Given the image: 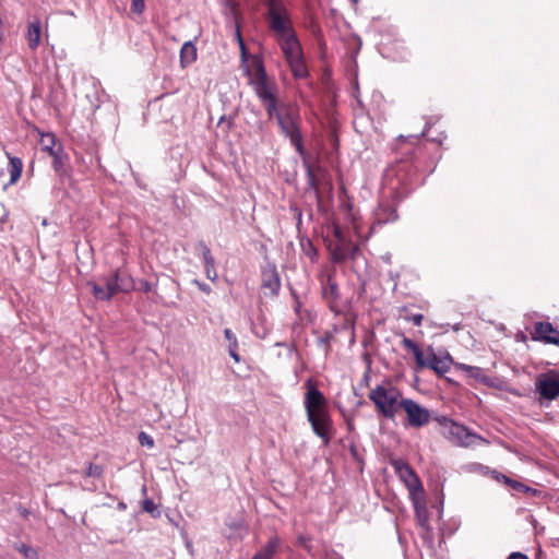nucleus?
<instances>
[{
	"label": "nucleus",
	"instance_id": "nucleus-30",
	"mask_svg": "<svg viewBox=\"0 0 559 559\" xmlns=\"http://www.w3.org/2000/svg\"><path fill=\"white\" fill-rule=\"evenodd\" d=\"M15 549L26 559H39L38 551L24 543L16 544Z\"/></svg>",
	"mask_w": 559,
	"mask_h": 559
},
{
	"label": "nucleus",
	"instance_id": "nucleus-32",
	"mask_svg": "<svg viewBox=\"0 0 559 559\" xmlns=\"http://www.w3.org/2000/svg\"><path fill=\"white\" fill-rule=\"evenodd\" d=\"M304 165L306 167V174H307V179H308V183L311 188H314L317 189L318 188V179L314 175V170H313V167L311 164H309L308 162H304Z\"/></svg>",
	"mask_w": 559,
	"mask_h": 559
},
{
	"label": "nucleus",
	"instance_id": "nucleus-45",
	"mask_svg": "<svg viewBox=\"0 0 559 559\" xmlns=\"http://www.w3.org/2000/svg\"><path fill=\"white\" fill-rule=\"evenodd\" d=\"M334 235H335L337 241H341V239H345L340 227H335Z\"/></svg>",
	"mask_w": 559,
	"mask_h": 559
},
{
	"label": "nucleus",
	"instance_id": "nucleus-18",
	"mask_svg": "<svg viewBox=\"0 0 559 559\" xmlns=\"http://www.w3.org/2000/svg\"><path fill=\"white\" fill-rule=\"evenodd\" d=\"M397 219V213L390 206L379 207L376 212L374 223L371 225V231H374L376 227L382 226L390 222Z\"/></svg>",
	"mask_w": 559,
	"mask_h": 559
},
{
	"label": "nucleus",
	"instance_id": "nucleus-31",
	"mask_svg": "<svg viewBox=\"0 0 559 559\" xmlns=\"http://www.w3.org/2000/svg\"><path fill=\"white\" fill-rule=\"evenodd\" d=\"M304 253L312 261L316 262L318 259V250L310 240L301 242Z\"/></svg>",
	"mask_w": 559,
	"mask_h": 559
},
{
	"label": "nucleus",
	"instance_id": "nucleus-13",
	"mask_svg": "<svg viewBox=\"0 0 559 559\" xmlns=\"http://www.w3.org/2000/svg\"><path fill=\"white\" fill-rule=\"evenodd\" d=\"M105 287L108 294H110V298L117 293H127L133 288L132 278L122 274L119 271L112 273L109 277L105 280Z\"/></svg>",
	"mask_w": 559,
	"mask_h": 559
},
{
	"label": "nucleus",
	"instance_id": "nucleus-48",
	"mask_svg": "<svg viewBox=\"0 0 559 559\" xmlns=\"http://www.w3.org/2000/svg\"><path fill=\"white\" fill-rule=\"evenodd\" d=\"M119 508H120V509H126V504H124L123 502H120V503H119Z\"/></svg>",
	"mask_w": 559,
	"mask_h": 559
},
{
	"label": "nucleus",
	"instance_id": "nucleus-9",
	"mask_svg": "<svg viewBox=\"0 0 559 559\" xmlns=\"http://www.w3.org/2000/svg\"><path fill=\"white\" fill-rule=\"evenodd\" d=\"M236 37L240 49V66L245 75L248 76V84L253 88V81L259 73V66L265 70L263 60L261 57L257 55H252L249 57L245 41L242 39L241 33L239 28L236 29Z\"/></svg>",
	"mask_w": 559,
	"mask_h": 559
},
{
	"label": "nucleus",
	"instance_id": "nucleus-33",
	"mask_svg": "<svg viewBox=\"0 0 559 559\" xmlns=\"http://www.w3.org/2000/svg\"><path fill=\"white\" fill-rule=\"evenodd\" d=\"M204 271H205L206 277L210 281L215 282L217 280V272L215 269V260L214 259L204 262Z\"/></svg>",
	"mask_w": 559,
	"mask_h": 559
},
{
	"label": "nucleus",
	"instance_id": "nucleus-50",
	"mask_svg": "<svg viewBox=\"0 0 559 559\" xmlns=\"http://www.w3.org/2000/svg\"><path fill=\"white\" fill-rule=\"evenodd\" d=\"M251 559H258L255 556H253Z\"/></svg>",
	"mask_w": 559,
	"mask_h": 559
},
{
	"label": "nucleus",
	"instance_id": "nucleus-8",
	"mask_svg": "<svg viewBox=\"0 0 559 559\" xmlns=\"http://www.w3.org/2000/svg\"><path fill=\"white\" fill-rule=\"evenodd\" d=\"M335 267L322 269L318 274V280L321 286L322 298L328 304L330 310L338 314L341 313L338 307L341 294L335 281Z\"/></svg>",
	"mask_w": 559,
	"mask_h": 559
},
{
	"label": "nucleus",
	"instance_id": "nucleus-7",
	"mask_svg": "<svg viewBox=\"0 0 559 559\" xmlns=\"http://www.w3.org/2000/svg\"><path fill=\"white\" fill-rule=\"evenodd\" d=\"M269 26L276 39L294 33L288 11L280 0H267Z\"/></svg>",
	"mask_w": 559,
	"mask_h": 559
},
{
	"label": "nucleus",
	"instance_id": "nucleus-39",
	"mask_svg": "<svg viewBox=\"0 0 559 559\" xmlns=\"http://www.w3.org/2000/svg\"><path fill=\"white\" fill-rule=\"evenodd\" d=\"M131 8H132V11L138 14L143 13V11L145 9L144 0H132Z\"/></svg>",
	"mask_w": 559,
	"mask_h": 559
},
{
	"label": "nucleus",
	"instance_id": "nucleus-19",
	"mask_svg": "<svg viewBox=\"0 0 559 559\" xmlns=\"http://www.w3.org/2000/svg\"><path fill=\"white\" fill-rule=\"evenodd\" d=\"M457 368L460 370L466 372V374L468 377L479 381L480 383H484V384L490 383V378L485 373L484 369L480 367L469 366L466 364H459Z\"/></svg>",
	"mask_w": 559,
	"mask_h": 559
},
{
	"label": "nucleus",
	"instance_id": "nucleus-47",
	"mask_svg": "<svg viewBox=\"0 0 559 559\" xmlns=\"http://www.w3.org/2000/svg\"><path fill=\"white\" fill-rule=\"evenodd\" d=\"M405 167H406V165H405L404 163H403V164H401V165H399V166H397V174H400V173L404 171V170H405Z\"/></svg>",
	"mask_w": 559,
	"mask_h": 559
},
{
	"label": "nucleus",
	"instance_id": "nucleus-16",
	"mask_svg": "<svg viewBox=\"0 0 559 559\" xmlns=\"http://www.w3.org/2000/svg\"><path fill=\"white\" fill-rule=\"evenodd\" d=\"M283 545L278 535H272L267 543L254 555L258 559H273Z\"/></svg>",
	"mask_w": 559,
	"mask_h": 559
},
{
	"label": "nucleus",
	"instance_id": "nucleus-27",
	"mask_svg": "<svg viewBox=\"0 0 559 559\" xmlns=\"http://www.w3.org/2000/svg\"><path fill=\"white\" fill-rule=\"evenodd\" d=\"M415 514L418 520V523L425 527L428 524L427 509L425 506V499H416L413 501Z\"/></svg>",
	"mask_w": 559,
	"mask_h": 559
},
{
	"label": "nucleus",
	"instance_id": "nucleus-42",
	"mask_svg": "<svg viewBox=\"0 0 559 559\" xmlns=\"http://www.w3.org/2000/svg\"><path fill=\"white\" fill-rule=\"evenodd\" d=\"M139 289L144 292V293H148V292L152 290V284L148 281L143 280V281L140 282Z\"/></svg>",
	"mask_w": 559,
	"mask_h": 559
},
{
	"label": "nucleus",
	"instance_id": "nucleus-29",
	"mask_svg": "<svg viewBox=\"0 0 559 559\" xmlns=\"http://www.w3.org/2000/svg\"><path fill=\"white\" fill-rule=\"evenodd\" d=\"M395 467H396V471L401 477V479L405 483L411 477H414L416 476V473L413 471V468L406 464V463H403V462H397L395 464Z\"/></svg>",
	"mask_w": 559,
	"mask_h": 559
},
{
	"label": "nucleus",
	"instance_id": "nucleus-25",
	"mask_svg": "<svg viewBox=\"0 0 559 559\" xmlns=\"http://www.w3.org/2000/svg\"><path fill=\"white\" fill-rule=\"evenodd\" d=\"M491 476L493 479H496L497 481L499 483H503L508 486H510L511 488L518 490V491H526L528 490V487L523 485L522 483L518 481V480H514V479H511L510 477L497 472V471H492L491 472Z\"/></svg>",
	"mask_w": 559,
	"mask_h": 559
},
{
	"label": "nucleus",
	"instance_id": "nucleus-17",
	"mask_svg": "<svg viewBox=\"0 0 559 559\" xmlns=\"http://www.w3.org/2000/svg\"><path fill=\"white\" fill-rule=\"evenodd\" d=\"M41 23L38 19L31 21L27 25L25 37L31 50L35 51L40 43Z\"/></svg>",
	"mask_w": 559,
	"mask_h": 559
},
{
	"label": "nucleus",
	"instance_id": "nucleus-5",
	"mask_svg": "<svg viewBox=\"0 0 559 559\" xmlns=\"http://www.w3.org/2000/svg\"><path fill=\"white\" fill-rule=\"evenodd\" d=\"M277 43L283 51V55L290 68L293 75L296 79H304L308 75L301 45L297 38L296 32L277 38Z\"/></svg>",
	"mask_w": 559,
	"mask_h": 559
},
{
	"label": "nucleus",
	"instance_id": "nucleus-11",
	"mask_svg": "<svg viewBox=\"0 0 559 559\" xmlns=\"http://www.w3.org/2000/svg\"><path fill=\"white\" fill-rule=\"evenodd\" d=\"M536 390L543 399L552 401L559 396V371L549 370L536 380Z\"/></svg>",
	"mask_w": 559,
	"mask_h": 559
},
{
	"label": "nucleus",
	"instance_id": "nucleus-23",
	"mask_svg": "<svg viewBox=\"0 0 559 559\" xmlns=\"http://www.w3.org/2000/svg\"><path fill=\"white\" fill-rule=\"evenodd\" d=\"M8 170L10 174V185H13L20 179V177L22 175L23 163H22L21 158L14 157V156H9Z\"/></svg>",
	"mask_w": 559,
	"mask_h": 559
},
{
	"label": "nucleus",
	"instance_id": "nucleus-1",
	"mask_svg": "<svg viewBox=\"0 0 559 559\" xmlns=\"http://www.w3.org/2000/svg\"><path fill=\"white\" fill-rule=\"evenodd\" d=\"M252 83L253 92L264 106L269 119H276L283 134L290 140L296 151L302 156L305 147L299 129L298 110L290 104H278L277 85L261 66H259V73Z\"/></svg>",
	"mask_w": 559,
	"mask_h": 559
},
{
	"label": "nucleus",
	"instance_id": "nucleus-38",
	"mask_svg": "<svg viewBox=\"0 0 559 559\" xmlns=\"http://www.w3.org/2000/svg\"><path fill=\"white\" fill-rule=\"evenodd\" d=\"M139 442L141 443V445H146L148 448H153L154 445L153 438L143 431L140 432L139 435Z\"/></svg>",
	"mask_w": 559,
	"mask_h": 559
},
{
	"label": "nucleus",
	"instance_id": "nucleus-3",
	"mask_svg": "<svg viewBox=\"0 0 559 559\" xmlns=\"http://www.w3.org/2000/svg\"><path fill=\"white\" fill-rule=\"evenodd\" d=\"M369 400L373 403L377 413L389 420H395L404 402L401 390L390 382L379 384L370 390Z\"/></svg>",
	"mask_w": 559,
	"mask_h": 559
},
{
	"label": "nucleus",
	"instance_id": "nucleus-35",
	"mask_svg": "<svg viewBox=\"0 0 559 559\" xmlns=\"http://www.w3.org/2000/svg\"><path fill=\"white\" fill-rule=\"evenodd\" d=\"M142 510L147 512V513H150L152 516L159 515V512L157 511V506L150 498H146V499L143 500V502H142Z\"/></svg>",
	"mask_w": 559,
	"mask_h": 559
},
{
	"label": "nucleus",
	"instance_id": "nucleus-49",
	"mask_svg": "<svg viewBox=\"0 0 559 559\" xmlns=\"http://www.w3.org/2000/svg\"><path fill=\"white\" fill-rule=\"evenodd\" d=\"M298 219L299 221L301 219V213L300 212L298 213Z\"/></svg>",
	"mask_w": 559,
	"mask_h": 559
},
{
	"label": "nucleus",
	"instance_id": "nucleus-12",
	"mask_svg": "<svg viewBox=\"0 0 559 559\" xmlns=\"http://www.w3.org/2000/svg\"><path fill=\"white\" fill-rule=\"evenodd\" d=\"M331 259L334 263H341L346 259H355L359 248L352 241L341 239L335 245L329 246Z\"/></svg>",
	"mask_w": 559,
	"mask_h": 559
},
{
	"label": "nucleus",
	"instance_id": "nucleus-4",
	"mask_svg": "<svg viewBox=\"0 0 559 559\" xmlns=\"http://www.w3.org/2000/svg\"><path fill=\"white\" fill-rule=\"evenodd\" d=\"M402 345L413 353L417 369L428 368L439 376L445 374L451 369L453 359L449 353L437 355L433 347L428 346L426 349L427 355L425 356L417 344L406 336L403 337Z\"/></svg>",
	"mask_w": 559,
	"mask_h": 559
},
{
	"label": "nucleus",
	"instance_id": "nucleus-21",
	"mask_svg": "<svg viewBox=\"0 0 559 559\" xmlns=\"http://www.w3.org/2000/svg\"><path fill=\"white\" fill-rule=\"evenodd\" d=\"M405 485L409 490V495L413 501L416 499H425L423 484L417 475L405 481Z\"/></svg>",
	"mask_w": 559,
	"mask_h": 559
},
{
	"label": "nucleus",
	"instance_id": "nucleus-20",
	"mask_svg": "<svg viewBox=\"0 0 559 559\" xmlns=\"http://www.w3.org/2000/svg\"><path fill=\"white\" fill-rule=\"evenodd\" d=\"M52 157V168L53 170L62 175L64 173V165L68 160V155L64 152L63 147L59 144L57 151L50 155Z\"/></svg>",
	"mask_w": 559,
	"mask_h": 559
},
{
	"label": "nucleus",
	"instance_id": "nucleus-24",
	"mask_svg": "<svg viewBox=\"0 0 559 559\" xmlns=\"http://www.w3.org/2000/svg\"><path fill=\"white\" fill-rule=\"evenodd\" d=\"M197 59V48L191 41H187L180 49V61L185 64H190Z\"/></svg>",
	"mask_w": 559,
	"mask_h": 559
},
{
	"label": "nucleus",
	"instance_id": "nucleus-44",
	"mask_svg": "<svg viewBox=\"0 0 559 559\" xmlns=\"http://www.w3.org/2000/svg\"><path fill=\"white\" fill-rule=\"evenodd\" d=\"M507 559H528V557L522 552H512Z\"/></svg>",
	"mask_w": 559,
	"mask_h": 559
},
{
	"label": "nucleus",
	"instance_id": "nucleus-26",
	"mask_svg": "<svg viewBox=\"0 0 559 559\" xmlns=\"http://www.w3.org/2000/svg\"><path fill=\"white\" fill-rule=\"evenodd\" d=\"M39 144L41 150L47 152L49 155L57 151V140L53 133L47 132L41 133Z\"/></svg>",
	"mask_w": 559,
	"mask_h": 559
},
{
	"label": "nucleus",
	"instance_id": "nucleus-40",
	"mask_svg": "<svg viewBox=\"0 0 559 559\" xmlns=\"http://www.w3.org/2000/svg\"><path fill=\"white\" fill-rule=\"evenodd\" d=\"M424 316L421 313H414L405 317V320L412 322L414 325L419 326L423 322Z\"/></svg>",
	"mask_w": 559,
	"mask_h": 559
},
{
	"label": "nucleus",
	"instance_id": "nucleus-15",
	"mask_svg": "<svg viewBox=\"0 0 559 559\" xmlns=\"http://www.w3.org/2000/svg\"><path fill=\"white\" fill-rule=\"evenodd\" d=\"M533 338L547 344L559 345V331L549 322H537L534 328Z\"/></svg>",
	"mask_w": 559,
	"mask_h": 559
},
{
	"label": "nucleus",
	"instance_id": "nucleus-43",
	"mask_svg": "<svg viewBox=\"0 0 559 559\" xmlns=\"http://www.w3.org/2000/svg\"><path fill=\"white\" fill-rule=\"evenodd\" d=\"M237 348L238 347H234L233 345L231 346H228V352H229V355L230 357L236 361V362H239L240 360V357L237 353Z\"/></svg>",
	"mask_w": 559,
	"mask_h": 559
},
{
	"label": "nucleus",
	"instance_id": "nucleus-36",
	"mask_svg": "<svg viewBox=\"0 0 559 559\" xmlns=\"http://www.w3.org/2000/svg\"><path fill=\"white\" fill-rule=\"evenodd\" d=\"M198 247L201 250L203 263L214 259V257L212 255L211 249L204 242H202V241L199 242Z\"/></svg>",
	"mask_w": 559,
	"mask_h": 559
},
{
	"label": "nucleus",
	"instance_id": "nucleus-28",
	"mask_svg": "<svg viewBox=\"0 0 559 559\" xmlns=\"http://www.w3.org/2000/svg\"><path fill=\"white\" fill-rule=\"evenodd\" d=\"M92 288V293L94 297L98 300H109L110 294L107 293L105 284L100 285L95 282H90L87 284Z\"/></svg>",
	"mask_w": 559,
	"mask_h": 559
},
{
	"label": "nucleus",
	"instance_id": "nucleus-6",
	"mask_svg": "<svg viewBox=\"0 0 559 559\" xmlns=\"http://www.w3.org/2000/svg\"><path fill=\"white\" fill-rule=\"evenodd\" d=\"M442 428L441 433L449 441L462 447L475 445L479 442H485L480 436L471 432L465 426L455 423L451 418L440 415L433 418Z\"/></svg>",
	"mask_w": 559,
	"mask_h": 559
},
{
	"label": "nucleus",
	"instance_id": "nucleus-14",
	"mask_svg": "<svg viewBox=\"0 0 559 559\" xmlns=\"http://www.w3.org/2000/svg\"><path fill=\"white\" fill-rule=\"evenodd\" d=\"M261 287L269 290L271 296H277L281 289V278L275 265H267L262 270Z\"/></svg>",
	"mask_w": 559,
	"mask_h": 559
},
{
	"label": "nucleus",
	"instance_id": "nucleus-22",
	"mask_svg": "<svg viewBox=\"0 0 559 559\" xmlns=\"http://www.w3.org/2000/svg\"><path fill=\"white\" fill-rule=\"evenodd\" d=\"M405 485L409 490V495L413 501L416 499H425L423 484L417 475L405 481Z\"/></svg>",
	"mask_w": 559,
	"mask_h": 559
},
{
	"label": "nucleus",
	"instance_id": "nucleus-34",
	"mask_svg": "<svg viewBox=\"0 0 559 559\" xmlns=\"http://www.w3.org/2000/svg\"><path fill=\"white\" fill-rule=\"evenodd\" d=\"M104 474V468L102 465H97V464H92L90 463L86 472H85V475L87 477H93V478H100Z\"/></svg>",
	"mask_w": 559,
	"mask_h": 559
},
{
	"label": "nucleus",
	"instance_id": "nucleus-46",
	"mask_svg": "<svg viewBox=\"0 0 559 559\" xmlns=\"http://www.w3.org/2000/svg\"><path fill=\"white\" fill-rule=\"evenodd\" d=\"M330 337H331V335H326V336L321 337V338L319 340V344L324 345V346H325V349H328V347H329V340H330Z\"/></svg>",
	"mask_w": 559,
	"mask_h": 559
},
{
	"label": "nucleus",
	"instance_id": "nucleus-2",
	"mask_svg": "<svg viewBox=\"0 0 559 559\" xmlns=\"http://www.w3.org/2000/svg\"><path fill=\"white\" fill-rule=\"evenodd\" d=\"M305 385L306 393L304 397V407L307 414V419L310 423L313 432L328 442L330 440L332 420L329 414L326 397L317 388L312 379H308Z\"/></svg>",
	"mask_w": 559,
	"mask_h": 559
},
{
	"label": "nucleus",
	"instance_id": "nucleus-37",
	"mask_svg": "<svg viewBox=\"0 0 559 559\" xmlns=\"http://www.w3.org/2000/svg\"><path fill=\"white\" fill-rule=\"evenodd\" d=\"M224 335H225V338L228 342V346L233 345L234 347H238L237 337H236V335L234 334V332L230 329H225L224 330Z\"/></svg>",
	"mask_w": 559,
	"mask_h": 559
},
{
	"label": "nucleus",
	"instance_id": "nucleus-10",
	"mask_svg": "<svg viewBox=\"0 0 559 559\" xmlns=\"http://www.w3.org/2000/svg\"><path fill=\"white\" fill-rule=\"evenodd\" d=\"M401 409L406 413L407 424L413 428L424 427L430 420V412L412 399H404Z\"/></svg>",
	"mask_w": 559,
	"mask_h": 559
},
{
	"label": "nucleus",
	"instance_id": "nucleus-41",
	"mask_svg": "<svg viewBox=\"0 0 559 559\" xmlns=\"http://www.w3.org/2000/svg\"><path fill=\"white\" fill-rule=\"evenodd\" d=\"M192 283H193V284H194V285H195V286H197L201 292H203V293H205V294H207V295L212 293V288H211V286H210L209 284L203 283V282H201V281H199V280H193V281H192Z\"/></svg>",
	"mask_w": 559,
	"mask_h": 559
}]
</instances>
